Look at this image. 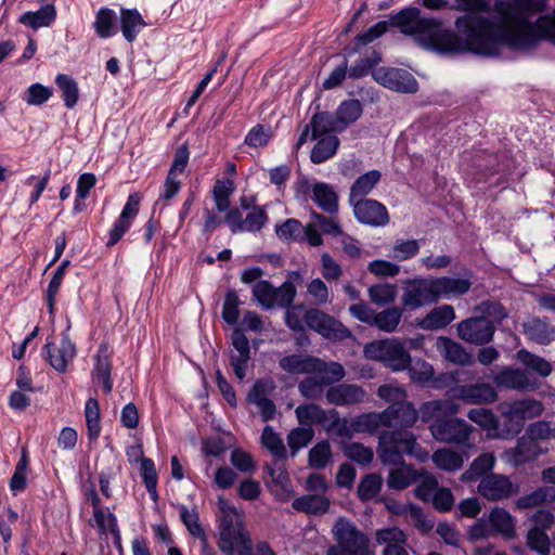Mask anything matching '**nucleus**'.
Listing matches in <instances>:
<instances>
[{
	"instance_id": "49530a36",
	"label": "nucleus",
	"mask_w": 555,
	"mask_h": 555,
	"mask_svg": "<svg viewBox=\"0 0 555 555\" xmlns=\"http://www.w3.org/2000/svg\"><path fill=\"white\" fill-rule=\"evenodd\" d=\"M115 12L108 8H101L93 23L94 30L100 38H109L116 34Z\"/></svg>"
},
{
	"instance_id": "bf43d9fd",
	"label": "nucleus",
	"mask_w": 555,
	"mask_h": 555,
	"mask_svg": "<svg viewBox=\"0 0 555 555\" xmlns=\"http://www.w3.org/2000/svg\"><path fill=\"white\" fill-rule=\"evenodd\" d=\"M332 459V450L327 440L318 442L310 449L308 454L309 466L317 469H323Z\"/></svg>"
},
{
	"instance_id": "a878e982",
	"label": "nucleus",
	"mask_w": 555,
	"mask_h": 555,
	"mask_svg": "<svg viewBox=\"0 0 555 555\" xmlns=\"http://www.w3.org/2000/svg\"><path fill=\"white\" fill-rule=\"evenodd\" d=\"M543 452L544 450L540 442L525 434L517 440L515 448L506 451V455L511 463L518 466L535 460Z\"/></svg>"
},
{
	"instance_id": "423d86ee",
	"label": "nucleus",
	"mask_w": 555,
	"mask_h": 555,
	"mask_svg": "<svg viewBox=\"0 0 555 555\" xmlns=\"http://www.w3.org/2000/svg\"><path fill=\"white\" fill-rule=\"evenodd\" d=\"M332 533L336 543L328 547L327 555H369L367 535L348 518L339 517Z\"/></svg>"
},
{
	"instance_id": "5701e85b",
	"label": "nucleus",
	"mask_w": 555,
	"mask_h": 555,
	"mask_svg": "<svg viewBox=\"0 0 555 555\" xmlns=\"http://www.w3.org/2000/svg\"><path fill=\"white\" fill-rule=\"evenodd\" d=\"M385 413L386 423H388V427H392L391 430H406L405 428L412 427L418 418L416 409L405 400L399 404H389Z\"/></svg>"
},
{
	"instance_id": "ddd939ff",
	"label": "nucleus",
	"mask_w": 555,
	"mask_h": 555,
	"mask_svg": "<svg viewBox=\"0 0 555 555\" xmlns=\"http://www.w3.org/2000/svg\"><path fill=\"white\" fill-rule=\"evenodd\" d=\"M402 306L406 310H416L438 301L434 278H416L405 283Z\"/></svg>"
},
{
	"instance_id": "9b49d317",
	"label": "nucleus",
	"mask_w": 555,
	"mask_h": 555,
	"mask_svg": "<svg viewBox=\"0 0 555 555\" xmlns=\"http://www.w3.org/2000/svg\"><path fill=\"white\" fill-rule=\"evenodd\" d=\"M302 319L308 328L317 332L325 339L343 341L352 337V333L347 326L318 308L306 310Z\"/></svg>"
},
{
	"instance_id": "13d9d810",
	"label": "nucleus",
	"mask_w": 555,
	"mask_h": 555,
	"mask_svg": "<svg viewBox=\"0 0 555 555\" xmlns=\"http://www.w3.org/2000/svg\"><path fill=\"white\" fill-rule=\"evenodd\" d=\"M314 437L312 427H296L287 435V443L291 449V455L295 456L297 452L307 447Z\"/></svg>"
},
{
	"instance_id": "58836bf2",
	"label": "nucleus",
	"mask_w": 555,
	"mask_h": 555,
	"mask_svg": "<svg viewBox=\"0 0 555 555\" xmlns=\"http://www.w3.org/2000/svg\"><path fill=\"white\" fill-rule=\"evenodd\" d=\"M493 382L499 387L511 389H524L529 385L526 371L511 367H504L498 372L493 377Z\"/></svg>"
},
{
	"instance_id": "a18cd8bd",
	"label": "nucleus",
	"mask_w": 555,
	"mask_h": 555,
	"mask_svg": "<svg viewBox=\"0 0 555 555\" xmlns=\"http://www.w3.org/2000/svg\"><path fill=\"white\" fill-rule=\"evenodd\" d=\"M275 234L286 243L304 242V225L299 220L288 218L284 222L275 224Z\"/></svg>"
},
{
	"instance_id": "8fccbe9b",
	"label": "nucleus",
	"mask_w": 555,
	"mask_h": 555,
	"mask_svg": "<svg viewBox=\"0 0 555 555\" xmlns=\"http://www.w3.org/2000/svg\"><path fill=\"white\" fill-rule=\"evenodd\" d=\"M517 359L526 365L527 369L542 377H546L552 373V364L548 361L526 349H520L517 352Z\"/></svg>"
},
{
	"instance_id": "774afa93",
	"label": "nucleus",
	"mask_w": 555,
	"mask_h": 555,
	"mask_svg": "<svg viewBox=\"0 0 555 555\" xmlns=\"http://www.w3.org/2000/svg\"><path fill=\"white\" fill-rule=\"evenodd\" d=\"M527 545L540 555H550V539L545 531L539 527L530 529L527 533Z\"/></svg>"
},
{
	"instance_id": "4c0bfd02",
	"label": "nucleus",
	"mask_w": 555,
	"mask_h": 555,
	"mask_svg": "<svg viewBox=\"0 0 555 555\" xmlns=\"http://www.w3.org/2000/svg\"><path fill=\"white\" fill-rule=\"evenodd\" d=\"M312 366L315 370L311 374L318 377L325 387L340 382L346 375L344 366L338 362H325L318 358V363Z\"/></svg>"
},
{
	"instance_id": "c85d7f7f",
	"label": "nucleus",
	"mask_w": 555,
	"mask_h": 555,
	"mask_svg": "<svg viewBox=\"0 0 555 555\" xmlns=\"http://www.w3.org/2000/svg\"><path fill=\"white\" fill-rule=\"evenodd\" d=\"M264 470L270 477V480H267L270 492L279 500H287L293 492V487L286 469L266 465Z\"/></svg>"
},
{
	"instance_id": "680f3d73",
	"label": "nucleus",
	"mask_w": 555,
	"mask_h": 555,
	"mask_svg": "<svg viewBox=\"0 0 555 555\" xmlns=\"http://www.w3.org/2000/svg\"><path fill=\"white\" fill-rule=\"evenodd\" d=\"M180 519L186 527L189 533L199 540L207 538L199 522V516L195 508L189 509L185 505L180 506Z\"/></svg>"
},
{
	"instance_id": "ea45409f",
	"label": "nucleus",
	"mask_w": 555,
	"mask_h": 555,
	"mask_svg": "<svg viewBox=\"0 0 555 555\" xmlns=\"http://www.w3.org/2000/svg\"><path fill=\"white\" fill-rule=\"evenodd\" d=\"M56 18V10L53 4H46L39 10L28 11L21 15L20 22L33 29L50 26Z\"/></svg>"
},
{
	"instance_id": "c9c22d12",
	"label": "nucleus",
	"mask_w": 555,
	"mask_h": 555,
	"mask_svg": "<svg viewBox=\"0 0 555 555\" xmlns=\"http://www.w3.org/2000/svg\"><path fill=\"white\" fill-rule=\"evenodd\" d=\"M146 26L142 15L137 9L120 10V28L124 38L133 42L142 28Z\"/></svg>"
},
{
	"instance_id": "c03bdc74",
	"label": "nucleus",
	"mask_w": 555,
	"mask_h": 555,
	"mask_svg": "<svg viewBox=\"0 0 555 555\" xmlns=\"http://www.w3.org/2000/svg\"><path fill=\"white\" fill-rule=\"evenodd\" d=\"M431 460L438 468L447 472L459 470L464 464V457L459 452L448 448L435 451Z\"/></svg>"
},
{
	"instance_id": "a19ab883",
	"label": "nucleus",
	"mask_w": 555,
	"mask_h": 555,
	"mask_svg": "<svg viewBox=\"0 0 555 555\" xmlns=\"http://www.w3.org/2000/svg\"><path fill=\"white\" fill-rule=\"evenodd\" d=\"M495 463V457L491 453H482L477 456L469 467L461 475L463 482H474L479 478L487 476L492 470Z\"/></svg>"
},
{
	"instance_id": "052dcab7",
	"label": "nucleus",
	"mask_w": 555,
	"mask_h": 555,
	"mask_svg": "<svg viewBox=\"0 0 555 555\" xmlns=\"http://www.w3.org/2000/svg\"><path fill=\"white\" fill-rule=\"evenodd\" d=\"M93 516L100 533L105 534L108 530L115 542L119 543L120 532L116 516L113 513H107L106 515L103 508L93 511Z\"/></svg>"
},
{
	"instance_id": "cd10ccee",
	"label": "nucleus",
	"mask_w": 555,
	"mask_h": 555,
	"mask_svg": "<svg viewBox=\"0 0 555 555\" xmlns=\"http://www.w3.org/2000/svg\"><path fill=\"white\" fill-rule=\"evenodd\" d=\"M488 520L493 537L501 535L505 540H512L516 537V520L505 508H492L488 515Z\"/></svg>"
},
{
	"instance_id": "f257e3e1",
	"label": "nucleus",
	"mask_w": 555,
	"mask_h": 555,
	"mask_svg": "<svg viewBox=\"0 0 555 555\" xmlns=\"http://www.w3.org/2000/svg\"><path fill=\"white\" fill-rule=\"evenodd\" d=\"M388 27L399 28L403 35H417L424 44L441 54L473 53L493 57L504 48L506 22H493L479 14H465L455 20L456 31L446 28L434 17L422 16L416 7H408L389 15Z\"/></svg>"
},
{
	"instance_id": "2f4dec72",
	"label": "nucleus",
	"mask_w": 555,
	"mask_h": 555,
	"mask_svg": "<svg viewBox=\"0 0 555 555\" xmlns=\"http://www.w3.org/2000/svg\"><path fill=\"white\" fill-rule=\"evenodd\" d=\"M454 319V308L451 305H442L435 307L421 319L418 326L425 331H438L447 327Z\"/></svg>"
},
{
	"instance_id": "4be33fe9",
	"label": "nucleus",
	"mask_w": 555,
	"mask_h": 555,
	"mask_svg": "<svg viewBox=\"0 0 555 555\" xmlns=\"http://www.w3.org/2000/svg\"><path fill=\"white\" fill-rule=\"evenodd\" d=\"M139 206L140 197L137 194L129 195L127 203L121 210V214L114 222L108 233V241L106 242L107 247H113L116 245L125 235V233L130 229L133 219L139 212Z\"/></svg>"
},
{
	"instance_id": "69168bd1",
	"label": "nucleus",
	"mask_w": 555,
	"mask_h": 555,
	"mask_svg": "<svg viewBox=\"0 0 555 555\" xmlns=\"http://www.w3.org/2000/svg\"><path fill=\"white\" fill-rule=\"evenodd\" d=\"M268 214L263 206L254 207L243 219L242 232H259L268 222Z\"/></svg>"
},
{
	"instance_id": "1a4fd4ad",
	"label": "nucleus",
	"mask_w": 555,
	"mask_h": 555,
	"mask_svg": "<svg viewBox=\"0 0 555 555\" xmlns=\"http://www.w3.org/2000/svg\"><path fill=\"white\" fill-rule=\"evenodd\" d=\"M542 412V404L534 400H524L513 403L501 417H498L494 427L495 436L501 439L516 437L525 425V418Z\"/></svg>"
},
{
	"instance_id": "3c124183",
	"label": "nucleus",
	"mask_w": 555,
	"mask_h": 555,
	"mask_svg": "<svg viewBox=\"0 0 555 555\" xmlns=\"http://www.w3.org/2000/svg\"><path fill=\"white\" fill-rule=\"evenodd\" d=\"M261 444L268 449L276 461L286 459V448L283 440L271 426H266L261 434Z\"/></svg>"
},
{
	"instance_id": "7c9ffc66",
	"label": "nucleus",
	"mask_w": 555,
	"mask_h": 555,
	"mask_svg": "<svg viewBox=\"0 0 555 555\" xmlns=\"http://www.w3.org/2000/svg\"><path fill=\"white\" fill-rule=\"evenodd\" d=\"M337 133L338 132H334V130H328L326 133L314 140L317 143L310 154V159L313 164H322L337 153L340 144V141L336 135Z\"/></svg>"
},
{
	"instance_id": "393cba45",
	"label": "nucleus",
	"mask_w": 555,
	"mask_h": 555,
	"mask_svg": "<svg viewBox=\"0 0 555 555\" xmlns=\"http://www.w3.org/2000/svg\"><path fill=\"white\" fill-rule=\"evenodd\" d=\"M522 332L528 339L539 345H548L555 340V326L547 318L529 317L522 323Z\"/></svg>"
},
{
	"instance_id": "c756f323",
	"label": "nucleus",
	"mask_w": 555,
	"mask_h": 555,
	"mask_svg": "<svg viewBox=\"0 0 555 555\" xmlns=\"http://www.w3.org/2000/svg\"><path fill=\"white\" fill-rule=\"evenodd\" d=\"M94 367L92 371V379L102 380V387L105 393H109L113 389L112 360L108 354V347L106 344L99 346L98 352L94 357Z\"/></svg>"
},
{
	"instance_id": "603ef678",
	"label": "nucleus",
	"mask_w": 555,
	"mask_h": 555,
	"mask_svg": "<svg viewBox=\"0 0 555 555\" xmlns=\"http://www.w3.org/2000/svg\"><path fill=\"white\" fill-rule=\"evenodd\" d=\"M383 478L380 475L372 473L363 476L357 487V493L361 501L373 500L380 491Z\"/></svg>"
},
{
	"instance_id": "f3484780",
	"label": "nucleus",
	"mask_w": 555,
	"mask_h": 555,
	"mask_svg": "<svg viewBox=\"0 0 555 555\" xmlns=\"http://www.w3.org/2000/svg\"><path fill=\"white\" fill-rule=\"evenodd\" d=\"M360 223L371 227H384L389 222V215L384 204L375 199H360L350 203Z\"/></svg>"
},
{
	"instance_id": "0eeeda50",
	"label": "nucleus",
	"mask_w": 555,
	"mask_h": 555,
	"mask_svg": "<svg viewBox=\"0 0 555 555\" xmlns=\"http://www.w3.org/2000/svg\"><path fill=\"white\" fill-rule=\"evenodd\" d=\"M218 545L225 555H240L251 545L249 533L236 515L235 508L224 513L220 519Z\"/></svg>"
},
{
	"instance_id": "f704fd0d",
	"label": "nucleus",
	"mask_w": 555,
	"mask_h": 555,
	"mask_svg": "<svg viewBox=\"0 0 555 555\" xmlns=\"http://www.w3.org/2000/svg\"><path fill=\"white\" fill-rule=\"evenodd\" d=\"M318 363V358L309 354H288L280 359L279 366L284 372L296 374H311L315 370L312 365Z\"/></svg>"
},
{
	"instance_id": "2eb2a0df",
	"label": "nucleus",
	"mask_w": 555,
	"mask_h": 555,
	"mask_svg": "<svg viewBox=\"0 0 555 555\" xmlns=\"http://www.w3.org/2000/svg\"><path fill=\"white\" fill-rule=\"evenodd\" d=\"M372 77L376 82L392 91L415 93L418 90L415 77L402 68L378 67L372 72Z\"/></svg>"
},
{
	"instance_id": "f03ea898",
	"label": "nucleus",
	"mask_w": 555,
	"mask_h": 555,
	"mask_svg": "<svg viewBox=\"0 0 555 555\" xmlns=\"http://www.w3.org/2000/svg\"><path fill=\"white\" fill-rule=\"evenodd\" d=\"M377 454L383 465L393 466L388 473L386 483L390 490L397 491L406 489L421 478V474L404 462L403 455L415 456L422 461L428 456L410 430H382Z\"/></svg>"
},
{
	"instance_id": "f8f14e48",
	"label": "nucleus",
	"mask_w": 555,
	"mask_h": 555,
	"mask_svg": "<svg viewBox=\"0 0 555 555\" xmlns=\"http://www.w3.org/2000/svg\"><path fill=\"white\" fill-rule=\"evenodd\" d=\"M297 295L296 286L285 281L280 287H274L269 281H258L253 287V296L264 309L274 307L288 308Z\"/></svg>"
},
{
	"instance_id": "4468645a",
	"label": "nucleus",
	"mask_w": 555,
	"mask_h": 555,
	"mask_svg": "<svg viewBox=\"0 0 555 555\" xmlns=\"http://www.w3.org/2000/svg\"><path fill=\"white\" fill-rule=\"evenodd\" d=\"M495 324L485 317H472L457 323V336L472 345L483 346L492 341Z\"/></svg>"
},
{
	"instance_id": "0e129e2a",
	"label": "nucleus",
	"mask_w": 555,
	"mask_h": 555,
	"mask_svg": "<svg viewBox=\"0 0 555 555\" xmlns=\"http://www.w3.org/2000/svg\"><path fill=\"white\" fill-rule=\"evenodd\" d=\"M476 311L480 313V317H485L491 320L493 323H501L508 317L506 308L498 301L483 300L477 307Z\"/></svg>"
},
{
	"instance_id": "338daca9",
	"label": "nucleus",
	"mask_w": 555,
	"mask_h": 555,
	"mask_svg": "<svg viewBox=\"0 0 555 555\" xmlns=\"http://www.w3.org/2000/svg\"><path fill=\"white\" fill-rule=\"evenodd\" d=\"M344 454L360 465L371 464L374 457L373 450L360 442H351L345 446Z\"/></svg>"
},
{
	"instance_id": "864d4df0",
	"label": "nucleus",
	"mask_w": 555,
	"mask_h": 555,
	"mask_svg": "<svg viewBox=\"0 0 555 555\" xmlns=\"http://www.w3.org/2000/svg\"><path fill=\"white\" fill-rule=\"evenodd\" d=\"M402 318V310L398 307H389L376 312L374 326L378 330L392 333L397 330Z\"/></svg>"
},
{
	"instance_id": "79ce46f5",
	"label": "nucleus",
	"mask_w": 555,
	"mask_h": 555,
	"mask_svg": "<svg viewBox=\"0 0 555 555\" xmlns=\"http://www.w3.org/2000/svg\"><path fill=\"white\" fill-rule=\"evenodd\" d=\"M55 85L61 91V98L64 101L65 107L68 109L74 108L79 101V88L76 80L70 75L57 74Z\"/></svg>"
},
{
	"instance_id": "7ed1b4c3",
	"label": "nucleus",
	"mask_w": 555,
	"mask_h": 555,
	"mask_svg": "<svg viewBox=\"0 0 555 555\" xmlns=\"http://www.w3.org/2000/svg\"><path fill=\"white\" fill-rule=\"evenodd\" d=\"M496 7L506 22L504 47L514 51H529L541 39L555 38V10L552 15H543L530 22L508 3L501 2Z\"/></svg>"
},
{
	"instance_id": "bb28decb",
	"label": "nucleus",
	"mask_w": 555,
	"mask_h": 555,
	"mask_svg": "<svg viewBox=\"0 0 555 555\" xmlns=\"http://www.w3.org/2000/svg\"><path fill=\"white\" fill-rule=\"evenodd\" d=\"M436 347L444 359L454 364L467 366L475 362L472 353H469L460 343L449 337H438Z\"/></svg>"
},
{
	"instance_id": "6e6d98bb",
	"label": "nucleus",
	"mask_w": 555,
	"mask_h": 555,
	"mask_svg": "<svg viewBox=\"0 0 555 555\" xmlns=\"http://www.w3.org/2000/svg\"><path fill=\"white\" fill-rule=\"evenodd\" d=\"M29 465L28 452L26 448L22 449L21 457L15 466V470L10 480V489L16 494L26 489L27 486V468Z\"/></svg>"
},
{
	"instance_id": "4d7b16f0",
	"label": "nucleus",
	"mask_w": 555,
	"mask_h": 555,
	"mask_svg": "<svg viewBox=\"0 0 555 555\" xmlns=\"http://www.w3.org/2000/svg\"><path fill=\"white\" fill-rule=\"evenodd\" d=\"M420 248V241L417 240H398L392 245L388 256L396 261H405L415 257Z\"/></svg>"
},
{
	"instance_id": "09e8293b",
	"label": "nucleus",
	"mask_w": 555,
	"mask_h": 555,
	"mask_svg": "<svg viewBox=\"0 0 555 555\" xmlns=\"http://www.w3.org/2000/svg\"><path fill=\"white\" fill-rule=\"evenodd\" d=\"M385 410L380 413H363L359 416H357L352 421V426L357 431L362 433H374L382 425L388 427V423Z\"/></svg>"
},
{
	"instance_id": "72a5a7b5",
	"label": "nucleus",
	"mask_w": 555,
	"mask_h": 555,
	"mask_svg": "<svg viewBox=\"0 0 555 555\" xmlns=\"http://www.w3.org/2000/svg\"><path fill=\"white\" fill-rule=\"evenodd\" d=\"M311 198L324 212L331 216L337 215L338 195L332 185L324 182L313 184Z\"/></svg>"
},
{
	"instance_id": "e2e57ef3",
	"label": "nucleus",
	"mask_w": 555,
	"mask_h": 555,
	"mask_svg": "<svg viewBox=\"0 0 555 555\" xmlns=\"http://www.w3.org/2000/svg\"><path fill=\"white\" fill-rule=\"evenodd\" d=\"M274 389L275 383L272 379H257L247 393V401L258 405L263 402V400L269 399L268 396H270Z\"/></svg>"
},
{
	"instance_id": "de8ad7c7",
	"label": "nucleus",
	"mask_w": 555,
	"mask_h": 555,
	"mask_svg": "<svg viewBox=\"0 0 555 555\" xmlns=\"http://www.w3.org/2000/svg\"><path fill=\"white\" fill-rule=\"evenodd\" d=\"M397 286L390 283L373 284L367 289L370 300L377 306L393 304L397 298Z\"/></svg>"
},
{
	"instance_id": "9d476101",
	"label": "nucleus",
	"mask_w": 555,
	"mask_h": 555,
	"mask_svg": "<svg viewBox=\"0 0 555 555\" xmlns=\"http://www.w3.org/2000/svg\"><path fill=\"white\" fill-rule=\"evenodd\" d=\"M295 413L299 424L304 426L311 427L317 424L324 426L327 430L337 428V434L340 436L349 435L346 427L347 421L340 420L339 413L335 409L325 411L318 404L308 403L297 406Z\"/></svg>"
},
{
	"instance_id": "473e14b6",
	"label": "nucleus",
	"mask_w": 555,
	"mask_h": 555,
	"mask_svg": "<svg viewBox=\"0 0 555 555\" xmlns=\"http://www.w3.org/2000/svg\"><path fill=\"white\" fill-rule=\"evenodd\" d=\"M331 501L322 494H305L292 502V507L308 515L321 516L328 512Z\"/></svg>"
},
{
	"instance_id": "b1692460",
	"label": "nucleus",
	"mask_w": 555,
	"mask_h": 555,
	"mask_svg": "<svg viewBox=\"0 0 555 555\" xmlns=\"http://www.w3.org/2000/svg\"><path fill=\"white\" fill-rule=\"evenodd\" d=\"M325 398L331 404L344 406L363 402L366 398V392L359 385L338 384L326 390Z\"/></svg>"
},
{
	"instance_id": "aec40b11",
	"label": "nucleus",
	"mask_w": 555,
	"mask_h": 555,
	"mask_svg": "<svg viewBox=\"0 0 555 555\" xmlns=\"http://www.w3.org/2000/svg\"><path fill=\"white\" fill-rule=\"evenodd\" d=\"M43 350H46V358L50 365L59 373H64L67 370L68 364L76 357V346L70 340L67 333L62 334V340L59 347L53 343L48 341Z\"/></svg>"
},
{
	"instance_id": "39448f33",
	"label": "nucleus",
	"mask_w": 555,
	"mask_h": 555,
	"mask_svg": "<svg viewBox=\"0 0 555 555\" xmlns=\"http://www.w3.org/2000/svg\"><path fill=\"white\" fill-rule=\"evenodd\" d=\"M365 353L369 358L383 362L386 367L392 371L409 369L412 379L418 382H428L434 375L433 366L425 361L421 363V371L410 366L411 356L409 351L402 343L395 338L369 344L365 347Z\"/></svg>"
},
{
	"instance_id": "20e7f679",
	"label": "nucleus",
	"mask_w": 555,
	"mask_h": 555,
	"mask_svg": "<svg viewBox=\"0 0 555 555\" xmlns=\"http://www.w3.org/2000/svg\"><path fill=\"white\" fill-rule=\"evenodd\" d=\"M423 417L427 414L435 416L430 424V431L438 441L453 444H467L474 428L464 420L457 417H443L441 414L454 415L459 405L449 399L434 400L424 403Z\"/></svg>"
},
{
	"instance_id": "5fc2aeb1",
	"label": "nucleus",
	"mask_w": 555,
	"mask_h": 555,
	"mask_svg": "<svg viewBox=\"0 0 555 555\" xmlns=\"http://www.w3.org/2000/svg\"><path fill=\"white\" fill-rule=\"evenodd\" d=\"M86 424L88 429V438L96 440L101 433L100 424V406L94 398H89L85 406Z\"/></svg>"
},
{
	"instance_id": "6e6552de",
	"label": "nucleus",
	"mask_w": 555,
	"mask_h": 555,
	"mask_svg": "<svg viewBox=\"0 0 555 555\" xmlns=\"http://www.w3.org/2000/svg\"><path fill=\"white\" fill-rule=\"evenodd\" d=\"M363 113V105L357 99L343 101L335 113L327 111L313 114L314 133L318 131L334 130L344 132L350 125L354 124Z\"/></svg>"
},
{
	"instance_id": "37998d69",
	"label": "nucleus",
	"mask_w": 555,
	"mask_h": 555,
	"mask_svg": "<svg viewBox=\"0 0 555 555\" xmlns=\"http://www.w3.org/2000/svg\"><path fill=\"white\" fill-rule=\"evenodd\" d=\"M382 62V54L377 50H371L363 57L358 59L348 67V76L351 79H360L371 74L374 67Z\"/></svg>"
},
{
	"instance_id": "dca6fc26",
	"label": "nucleus",
	"mask_w": 555,
	"mask_h": 555,
	"mask_svg": "<svg viewBox=\"0 0 555 555\" xmlns=\"http://www.w3.org/2000/svg\"><path fill=\"white\" fill-rule=\"evenodd\" d=\"M449 400H461L467 404H490L496 401V390L487 383L464 384L448 389Z\"/></svg>"
},
{
	"instance_id": "412c9836",
	"label": "nucleus",
	"mask_w": 555,
	"mask_h": 555,
	"mask_svg": "<svg viewBox=\"0 0 555 555\" xmlns=\"http://www.w3.org/2000/svg\"><path fill=\"white\" fill-rule=\"evenodd\" d=\"M518 490L511 480L503 475L489 474L481 478L478 492L490 501L504 500L512 496Z\"/></svg>"
},
{
	"instance_id": "e433bc0d",
	"label": "nucleus",
	"mask_w": 555,
	"mask_h": 555,
	"mask_svg": "<svg viewBox=\"0 0 555 555\" xmlns=\"http://www.w3.org/2000/svg\"><path fill=\"white\" fill-rule=\"evenodd\" d=\"M382 173L379 170L373 169L361 175L351 185L349 193V203L365 199L367 195L380 181Z\"/></svg>"
},
{
	"instance_id": "6ab92c4d",
	"label": "nucleus",
	"mask_w": 555,
	"mask_h": 555,
	"mask_svg": "<svg viewBox=\"0 0 555 555\" xmlns=\"http://www.w3.org/2000/svg\"><path fill=\"white\" fill-rule=\"evenodd\" d=\"M232 346L235 353L230 356V365L237 379L243 380L246 377L248 362L250 361V345L243 328H234L232 336Z\"/></svg>"
},
{
	"instance_id": "a211bd4d",
	"label": "nucleus",
	"mask_w": 555,
	"mask_h": 555,
	"mask_svg": "<svg viewBox=\"0 0 555 555\" xmlns=\"http://www.w3.org/2000/svg\"><path fill=\"white\" fill-rule=\"evenodd\" d=\"M473 278L474 273L468 268L461 270L460 278H434L438 300L441 298L460 297L467 294L470 291Z\"/></svg>"
}]
</instances>
